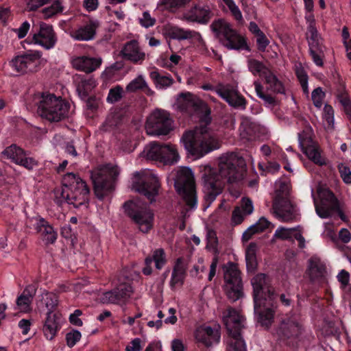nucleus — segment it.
Returning <instances> with one entry per match:
<instances>
[{"mask_svg":"<svg viewBox=\"0 0 351 351\" xmlns=\"http://www.w3.org/2000/svg\"><path fill=\"white\" fill-rule=\"evenodd\" d=\"M191 0H159L157 8L161 10L176 12L184 8Z\"/></svg>","mask_w":351,"mask_h":351,"instance_id":"34","label":"nucleus"},{"mask_svg":"<svg viewBox=\"0 0 351 351\" xmlns=\"http://www.w3.org/2000/svg\"><path fill=\"white\" fill-rule=\"evenodd\" d=\"M60 327V317L56 313L47 312L43 327V331L45 337L47 339H53Z\"/></svg>","mask_w":351,"mask_h":351,"instance_id":"31","label":"nucleus"},{"mask_svg":"<svg viewBox=\"0 0 351 351\" xmlns=\"http://www.w3.org/2000/svg\"><path fill=\"white\" fill-rule=\"evenodd\" d=\"M149 76L158 89H166L173 82V80L171 76L160 75L157 71H151Z\"/></svg>","mask_w":351,"mask_h":351,"instance_id":"37","label":"nucleus"},{"mask_svg":"<svg viewBox=\"0 0 351 351\" xmlns=\"http://www.w3.org/2000/svg\"><path fill=\"white\" fill-rule=\"evenodd\" d=\"M240 135L243 138L250 140L254 135V129L248 125L247 121H243L239 128Z\"/></svg>","mask_w":351,"mask_h":351,"instance_id":"58","label":"nucleus"},{"mask_svg":"<svg viewBox=\"0 0 351 351\" xmlns=\"http://www.w3.org/2000/svg\"><path fill=\"white\" fill-rule=\"evenodd\" d=\"M210 28L220 43L230 50L247 49L245 38L232 27V25L223 19L213 21Z\"/></svg>","mask_w":351,"mask_h":351,"instance_id":"10","label":"nucleus"},{"mask_svg":"<svg viewBox=\"0 0 351 351\" xmlns=\"http://www.w3.org/2000/svg\"><path fill=\"white\" fill-rule=\"evenodd\" d=\"M339 170L343 182L346 184L351 183V171L350 168L346 165H340Z\"/></svg>","mask_w":351,"mask_h":351,"instance_id":"61","label":"nucleus"},{"mask_svg":"<svg viewBox=\"0 0 351 351\" xmlns=\"http://www.w3.org/2000/svg\"><path fill=\"white\" fill-rule=\"evenodd\" d=\"M275 187L276 194L273 203L274 214L281 221H293L297 216V210L287 197L289 191L288 181L279 179L276 180Z\"/></svg>","mask_w":351,"mask_h":351,"instance_id":"7","label":"nucleus"},{"mask_svg":"<svg viewBox=\"0 0 351 351\" xmlns=\"http://www.w3.org/2000/svg\"><path fill=\"white\" fill-rule=\"evenodd\" d=\"M132 291V287L130 284L123 283L116 289L104 293L99 300L104 304H119L127 300Z\"/></svg>","mask_w":351,"mask_h":351,"instance_id":"25","label":"nucleus"},{"mask_svg":"<svg viewBox=\"0 0 351 351\" xmlns=\"http://www.w3.org/2000/svg\"><path fill=\"white\" fill-rule=\"evenodd\" d=\"M309 53L312 60L317 66H322L324 64V51L323 47L309 49Z\"/></svg>","mask_w":351,"mask_h":351,"instance_id":"53","label":"nucleus"},{"mask_svg":"<svg viewBox=\"0 0 351 351\" xmlns=\"http://www.w3.org/2000/svg\"><path fill=\"white\" fill-rule=\"evenodd\" d=\"M256 43L258 48L260 51H264L269 45V42L263 32L262 34L256 36Z\"/></svg>","mask_w":351,"mask_h":351,"instance_id":"63","label":"nucleus"},{"mask_svg":"<svg viewBox=\"0 0 351 351\" xmlns=\"http://www.w3.org/2000/svg\"><path fill=\"white\" fill-rule=\"evenodd\" d=\"M121 53L124 58L134 63L142 62L145 58V52L135 40L127 43L121 50Z\"/></svg>","mask_w":351,"mask_h":351,"instance_id":"29","label":"nucleus"},{"mask_svg":"<svg viewBox=\"0 0 351 351\" xmlns=\"http://www.w3.org/2000/svg\"><path fill=\"white\" fill-rule=\"evenodd\" d=\"M172 124L173 121L167 111L156 109L147 117L145 128L148 135L160 136L168 134L173 129Z\"/></svg>","mask_w":351,"mask_h":351,"instance_id":"15","label":"nucleus"},{"mask_svg":"<svg viewBox=\"0 0 351 351\" xmlns=\"http://www.w3.org/2000/svg\"><path fill=\"white\" fill-rule=\"evenodd\" d=\"M268 88L277 93H285V87L282 82L270 71L264 77Z\"/></svg>","mask_w":351,"mask_h":351,"instance_id":"38","label":"nucleus"},{"mask_svg":"<svg viewBox=\"0 0 351 351\" xmlns=\"http://www.w3.org/2000/svg\"><path fill=\"white\" fill-rule=\"evenodd\" d=\"M254 84L257 96L263 100L267 108H271L277 105V101L274 97L263 92V87L259 82L255 81Z\"/></svg>","mask_w":351,"mask_h":351,"instance_id":"40","label":"nucleus"},{"mask_svg":"<svg viewBox=\"0 0 351 351\" xmlns=\"http://www.w3.org/2000/svg\"><path fill=\"white\" fill-rule=\"evenodd\" d=\"M160 162L164 165H174L180 160V156L176 147L171 144H162Z\"/></svg>","mask_w":351,"mask_h":351,"instance_id":"32","label":"nucleus"},{"mask_svg":"<svg viewBox=\"0 0 351 351\" xmlns=\"http://www.w3.org/2000/svg\"><path fill=\"white\" fill-rule=\"evenodd\" d=\"M117 166L107 164L99 166L91 172L96 196L101 199L110 193L114 187V180L119 174Z\"/></svg>","mask_w":351,"mask_h":351,"instance_id":"9","label":"nucleus"},{"mask_svg":"<svg viewBox=\"0 0 351 351\" xmlns=\"http://www.w3.org/2000/svg\"><path fill=\"white\" fill-rule=\"evenodd\" d=\"M124 209L140 231L147 233L152 228L154 215L146 204L139 201H130L125 203Z\"/></svg>","mask_w":351,"mask_h":351,"instance_id":"12","label":"nucleus"},{"mask_svg":"<svg viewBox=\"0 0 351 351\" xmlns=\"http://www.w3.org/2000/svg\"><path fill=\"white\" fill-rule=\"evenodd\" d=\"M253 287L254 313L258 323L266 328L269 327L274 318L276 295L270 286L268 276L259 274L251 280Z\"/></svg>","mask_w":351,"mask_h":351,"instance_id":"2","label":"nucleus"},{"mask_svg":"<svg viewBox=\"0 0 351 351\" xmlns=\"http://www.w3.org/2000/svg\"><path fill=\"white\" fill-rule=\"evenodd\" d=\"M302 330L298 317L295 315L283 319L274 335L278 341L289 346H294Z\"/></svg>","mask_w":351,"mask_h":351,"instance_id":"16","label":"nucleus"},{"mask_svg":"<svg viewBox=\"0 0 351 351\" xmlns=\"http://www.w3.org/2000/svg\"><path fill=\"white\" fill-rule=\"evenodd\" d=\"M245 172L243 160L234 153H227L219 158V172L207 165L202 171L206 202L209 207L221 193L223 180L232 183L241 180Z\"/></svg>","mask_w":351,"mask_h":351,"instance_id":"1","label":"nucleus"},{"mask_svg":"<svg viewBox=\"0 0 351 351\" xmlns=\"http://www.w3.org/2000/svg\"><path fill=\"white\" fill-rule=\"evenodd\" d=\"M64 7L61 0L55 1L50 6L44 8L41 10V14L44 19H49L54 15L62 12Z\"/></svg>","mask_w":351,"mask_h":351,"instance_id":"44","label":"nucleus"},{"mask_svg":"<svg viewBox=\"0 0 351 351\" xmlns=\"http://www.w3.org/2000/svg\"><path fill=\"white\" fill-rule=\"evenodd\" d=\"M141 25L145 28L152 27L156 23V19L152 17L149 11H145L142 14V16L138 19Z\"/></svg>","mask_w":351,"mask_h":351,"instance_id":"55","label":"nucleus"},{"mask_svg":"<svg viewBox=\"0 0 351 351\" xmlns=\"http://www.w3.org/2000/svg\"><path fill=\"white\" fill-rule=\"evenodd\" d=\"M147 82L142 75L132 80L126 86V90L129 92H134L137 90L143 89L146 87Z\"/></svg>","mask_w":351,"mask_h":351,"instance_id":"50","label":"nucleus"},{"mask_svg":"<svg viewBox=\"0 0 351 351\" xmlns=\"http://www.w3.org/2000/svg\"><path fill=\"white\" fill-rule=\"evenodd\" d=\"M323 118L327 122L328 126L333 128L335 124L334 110L330 105L326 104L323 110Z\"/></svg>","mask_w":351,"mask_h":351,"instance_id":"56","label":"nucleus"},{"mask_svg":"<svg viewBox=\"0 0 351 351\" xmlns=\"http://www.w3.org/2000/svg\"><path fill=\"white\" fill-rule=\"evenodd\" d=\"M36 228L38 232L45 236V239L47 243H53L56 240V232L44 218H39L37 220Z\"/></svg>","mask_w":351,"mask_h":351,"instance_id":"33","label":"nucleus"},{"mask_svg":"<svg viewBox=\"0 0 351 351\" xmlns=\"http://www.w3.org/2000/svg\"><path fill=\"white\" fill-rule=\"evenodd\" d=\"M338 99L340 104L342 105L343 110L351 124V103L349 97L346 93H343L338 95Z\"/></svg>","mask_w":351,"mask_h":351,"instance_id":"54","label":"nucleus"},{"mask_svg":"<svg viewBox=\"0 0 351 351\" xmlns=\"http://www.w3.org/2000/svg\"><path fill=\"white\" fill-rule=\"evenodd\" d=\"M62 184L60 189L54 191L55 200L58 204L67 203L75 208H87L89 189L80 177L68 173L63 176Z\"/></svg>","mask_w":351,"mask_h":351,"instance_id":"3","label":"nucleus"},{"mask_svg":"<svg viewBox=\"0 0 351 351\" xmlns=\"http://www.w3.org/2000/svg\"><path fill=\"white\" fill-rule=\"evenodd\" d=\"M169 34L171 38L177 40H186L191 39L193 42L197 44L199 47V51L202 54H207L208 53V49L206 47L205 43L201 34L195 31L186 29L178 27H171L169 30Z\"/></svg>","mask_w":351,"mask_h":351,"instance_id":"24","label":"nucleus"},{"mask_svg":"<svg viewBox=\"0 0 351 351\" xmlns=\"http://www.w3.org/2000/svg\"><path fill=\"white\" fill-rule=\"evenodd\" d=\"M82 337L81 332L77 330H73L68 332L66 336V344L69 347H73Z\"/></svg>","mask_w":351,"mask_h":351,"instance_id":"57","label":"nucleus"},{"mask_svg":"<svg viewBox=\"0 0 351 351\" xmlns=\"http://www.w3.org/2000/svg\"><path fill=\"white\" fill-rule=\"evenodd\" d=\"M298 228L299 226L290 228L280 226L276 229L274 237L282 240H290L295 237L296 231Z\"/></svg>","mask_w":351,"mask_h":351,"instance_id":"46","label":"nucleus"},{"mask_svg":"<svg viewBox=\"0 0 351 351\" xmlns=\"http://www.w3.org/2000/svg\"><path fill=\"white\" fill-rule=\"evenodd\" d=\"M249 71L254 75L263 77L269 71L262 62L250 59L247 62Z\"/></svg>","mask_w":351,"mask_h":351,"instance_id":"43","label":"nucleus"},{"mask_svg":"<svg viewBox=\"0 0 351 351\" xmlns=\"http://www.w3.org/2000/svg\"><path fill=\"white\" fill-rule=\"evenodd\" d=\"M244 215H249L253 213L254 206L252 202L248 198H243L239 206Z\"/></svg>","mask_w":351,"mask_h":351,"instance_id":"60","label":"nucleus"},{"mask_svg":"<svg viewBox=\"0 0 351 351\" xmlns=\"http://www.w3.org/2000/svg\"><path fill=\"white\" fill-rule=\"evenodd\" d=\"M2 154L15 164L28 170H32L38 165V162L34 158L27 156L26 153L16 145H12L6 147L2 152Z\"/></svg>","mask_w":351,"mask_h":351,"instance_id":"22","label":"nucleus"},{"mask_svg":"<svg viewBox=\"0 0 351 351\" xmlns=\"http://www.w3.org/2000/svg\"><path fill=\"white\" fill-rule=\"evenodd\" d=\"M99 26L97 19H87L71 31L70 36L77 41H90L95 38L96 32Z\"/></svg>","mask_w":351,"mask_h":351,"instance_id":"21","label":"nucleus"},{"mask_svg":"<svg viewBox=\"0 0 351 351\" xmlns=\"http://www.w3.org/2000/svg\"><path fill=\"white\" fill-rule=\"evenodd\" d=\"M246 215H244L243 212L241 210L240 207H237L232 213V223H234V224L241 223L243 221V219Z\"/></svg>","mask_w":351,"mask_h":351,"instance_id":"62","label":"nucleus"},{"mask_svg":"<svg viewBox=\"0 0 351 351\" xmlns=\"http://www.w3.org/2000/svg\"><path fill=\"white\" fill-rule=\"evenodd\" d=\"M202 88L205 90H215L219 97L233 107L245 108V99L239 94L237 89L234 86L228 84L219 85L215 88L211 84H206L202 86Z\"/></svg>","mask_w":351,"mask_h":351,"instance_id":"20","label":"nucleus"},{"mask_svg":"<svg viewBox=\"0 0 351 351\" xmlns=\"http://www.w3.org/2000/svg\"><path fill=\"white\" fill-rule=\"evenodd\" d=\"M141 340L139 338H135L126 346L125 351H141Z\"/></svg>","mask_w":351,"mask_h":351,"instance_id":"64","label":"nucleus"},{"mask_svg":"<svg viewBox=\"0 0 351 351\" xmlns=\"http://www.w3.org/2000/svg\"><path fill=\"white\" fill-rule=\"evenodd\" d=\"M325 95L326 94L321 87H318L313 90L311 99L316 108H321L322 107Z\"/></svg>","mask_w":351,"mask_h":351,"instance_id":"52","label":"nucleus"},{"mask_svg":"<svg viewBox=\"0 0 351 351\" xmlns=\"http://www.w3.org/2000/svg\"><path fill=\"white\" fill-rule=\"evenodd\" d=\"M37 112L50 122L60 121L69 116L70 104L60 96L53 93H43L35 98Z\"/></svg>","mask_w":351,"mask_h":351,"instance_id":"5","label":"nucleus"},{"mask_svg":"<svg viewBox=\"0 0 351 351\" xmlns=\"http://www.w3.org/2000/svg\"><path fill=\"white\" fill-rule=\"evenodd\" d=\"M173 107L191 117H197L199 119L203 114L207 115L210 113L207 105L190 93L179 94Z\"/></svg>","mask_w":351,"mask_h":351,"instance_id":"14","label":"nucleus"},{"mask_svg":"<svg viewBox=\"0 0 351 351\" xmlns=\"http://www.w3.org/2000/svg\"><path fill=\"white\" fill-rule=\"evenodd\" d=\"M222 1L228 8L234 19L239 23H242L243 21V15L235 1L234 0H222Z\"/></svg>","mask_w":351,"mask_h":351,"instance_id":"48","label":"nucleus"},{"mask_svg":"<svg viewBox=\"0 0 351 351\" xmlns=\"http://www.w3.org/2000/svg\"><path fill=\"white\" fill-rule=\"evenodd\" d=\"M32 43L40 45L45 49L53 48L57 43V36L53 27L49 24L41 23L39 30L34 34Z\"/></svg>","mask_w":351,"mask_h":351,"instance_id":"23","label":"nucleus"},{"mask_svg":"<svg viewBox=\"0 0 351 351\" xmlns=\"http://www.w3.org/2000/svg\"><path fill=\"white\" fill-rule=\"evenodd\" d=\"M256 245L255 243H250L246 249L245 261L248 272H254L256 268Z\"/></svg>","mask_w":351,"mask_h":351,"instance_id":"39","label":"nucleus"},{"mask_svg":"<svg viewBox=\"0 0 351 351\" xmlns=\"http://www.w3.org/2000/svg\"><path fill=\"white\" fill-rule=\"evenodd\" d=\"M306 38L308 40L309 49L322 47L321 39L316 27H311V29H307Z\"/></svg>","mask_w":351,"mask_h":351,"instance_id":"47","label":"nucleus"},{"mask_svg":"<svg viewBox=\"0 0 351 351\" xmlns=\"http://www.w3.org/2000/svg\"><path fill=\"white\" fill-rule=\"evenodd\" d=\"M162 145L156 142L147 145L142 152L143 156L147 160L160 162Z\"/></svg>","mask_w":351,"mask_h":351,"instance_id":"35","label":"nucleus"},{"mask_svg":"<svg viewBox=\"0 0 351 351\" xmlns=\"http://www.w3.org/2000/svg\"><path fill=\"white\" fill-rule=\"evenodd\" d=\"M317 194L319 201L315 198L314 190L312 188L311 197L313 199L316 213L320 218H328L337 212L340 218L345 220V215L339 209L337 199L328 189L319 186L317 189Z\"/></svg>","mask_w":351,"mask_h":351,"instance_id":"11","label":"nucleus"},{"mask_svg":"<svg viewBox=\"0 0 351 351\" xmlns=\"http://www.w3.org/2000/svg\"><path fill=\"white\" fill-rule=\"evenodd\" d=\"M175 171L174 186L186 204V210L195 209L197 200L192 170L189 167H182Z\"/></svg>","mask_w":351,"mask_h":351,"instance_id":"6","label":"nucleus"},{"mask_svg":"<svg viewBox=\"0 0 351 351\" xmlns=\"http://www.w3.org/2000/svg\"><path fill=\"white\" fill-rule=\"evenodd\" d=\"M32 301V295L27 293L26 290L17 298L16 304L15 309L19 310L20 312L27 313L31 310V303Z\"/></svg>","mask_w":351,"mask_h":351,"instance_id":"41","label":"nucleus"},{"mask_svg":"<svg viewBox=\"0 0 351 351\" xmlns=\"http://www.w3.org/2000/svg\"><path fill=\"white\" fill-rule=\"evenodd\" d=\"M102 59L99 57H90L88 56H80L71 59L73 67L80 71L90 73L100 67Z\"/></svg>","mask_w":351,"mask_h":351,"instance_id":"27","label":"nucleus"},{"mask_svg":"<svg viewBox=\"0 0 351 351\" xmlns=\"http://www.w3.org/2000/svg\"><path fill=\"white\" fill-rule=\"evenodd\" d=\"M119 123V117L117 113H110L102 125V130L110 131L114 128Z\"/></svg>","mask_w":351,"mask_h":351,"instance_id":"51","label":"nucleus"},{"mask_svg":"<svg viewBox=\"0 0 351 351\" xmlns=\"http://www.w3.org/2000/svg\"><path fill=\"white\" fill-rule=\"evenodd\" d=\"M271 223L265 217H261L259 220L254 224L250 226L243 233V238L244 240H249L251 237L256 233L265 231L269 228Z\"/></svg>","mask_w":351,"mask_h":351,"instance_id":"36","label":"nucleus"},{"mask_svg":"<svg viewBox=\"0 0 351 351\" xmlns=\"http://www.w3.org/2000/svg\"><path fill=\"white\" fill-rule=\"evenodd\" d=\"M151 258H152V262L154 261L155 267L158 269H161L166 263L165 254L162 248L154 250Z\"/></svg>","mask_w":351,"mask_h":351,"instance_id":"49","label":"nucleus"},{"mask_svg":"<svg viewBox=\"0 0 351 351\" xmlns=\"http://www.w3.org/2000/svg\"><path fill=\"white\" fill-rule=\"evenodd\" d=\"M223 321L229 333L226 351H247L245 341L241 337L244 322L243 316L238 311L229 308L223 313Z\"/></svg>","mask_w":351,"mask_h":351,"instance_id":"8","label":"nucleus"},{"mask_svg":"<svg viewBox=\"0 0 351 351\" xmlns=\"http://www.w3.org/2000/svg\"><path fill=\"white\" fill-rule=\"evenodd\" d=\"M195 338L197 342L208 347L219 341L220 333L217 328L204 324L195 330Z\"/></svg>","mask_w":351,"mask_h":351,"instance_id":"28","label":"nucleus"},{"mask_svg":"<svg viewBox=\"0 0 351 351\" xmlns=\"http://www.w3.org/2000/svg\"><path fill=\"white\" fill-rule=\"evenodd\" d=\"M181 141L186 150L196 158L219 148V141L207 125H199L186 132Z\"/></svg>","mask_w":351,"mask_h":351,"instance_id":"4","label":"nucleus"},{"mask_svg":"<svg viewBox=\"0 0 351 351\" xmlns=\"http://www.w3.org/2000/svg\"><path fill=\"white\" fill-rule=\"evenodd\" d=\"M42 54L38 51H27L11 61L12 69L21 74L37 71L41 64Z\"/></svg>","mask_w":351,"mask_h":351,"instance_id":"18","label":"nucleus"},{"mask_svg":"<svg viewBox=\"0 0 351 351\" xmlns=\"http://www.w3.org/2000/svg\"><path fill=\"white\" fill-rule=\"evenodd\" d=\"M308 273L312 282L322 283L325 280L326 266L317 257L309 260Z\"/></svg>","mask_w":351,"mask_h":351,"instance_id":"30","label":"nucleus"},{"mask_svg":"<svg viewBox=\"0 0 351 351\" xmlns=\"http://www.w3.org/2000/svg\"><path fill=\"white\" fill-rule=\"evenodd\" d=\"M123 89L120 86L111 88L107 97V101L109 103H114L119 101L122 97Z\"/></svg>","mask_w":351,"mask_h":351,"instance_id":"59","label":"nucleus"},{"mask_svg":"<svg viewBox=\"0 0 351 351\" xmlns=\"http://www.w3.org/2000/svg\"><path fill=\"white\" fill-rule=\"evenodd\" d=\"M96 86V80L90 77L81 80L77 86V90L81 97H86Z\"/></svg>","mask_w":351,"mask_h":351,"instance_id":"42","label":"nucleus"},{"mask_svg":"<svg viewBox=\"0 0 351 351\" xmlns=\"http://www.w3.org/2000/svg\"><path fill=\"white\" fill-rule=\"evenodd\" d=\"M224 273L223 286L228 298L236 301L242 295V282L240 271L236 264L229 262L223 267Z\"/></svg>","mask_w":351,"mask_h":351,"instance_id":"17","label":"nucleus"},{"mask_svg":"<svg viewBox=\"0 0 351 351\" xmlns=\"http://www.w3.org/2000/svg\"><path fill=\"white\" fill-rule=\"evenodd\" d=\"M160 187L158 177L149 171H136L132 178V188L145 195L151 202L155 200Z\"/></svg>","mask_w":351,"mask_h":351,"instance_id":"13","label":"nucleus"},{"mask_svg":"<svg viewBox=\"0 0 351 351\" xmlns=\"http://www.w3.org/2000/svg\"><path fill=\"white\" fill-rule=\"evenodd\" d=\"M299 146L304 154L315 164L323 166L326 164V159L322 155L319 145L311 136V131H304L298 134Z\"/></svg>","mask_w":351,"mask_h":351,"instance_id":"19","label":"nucleus"},{"mask_svg":"<svg viewBox=\"0 0 351 351\" xmlns=\"http://www.w3.org/2000/svg\"><path fill=\"white\" fill-rule=\"evenodd\" d=\"M42 301L48 309V312L53 313V312L58 306L59 300L56 293L47 292L42 295Z\"/></svg>","mask_w":351,"mask_h":351,"instance_id":"45","label":"nucleus"},{"mask_svg":"<svg viewBox=\"0 0 351 351\" xmlns=\"http://www.w3.org/2000/svg\"><path fill=\"white\" fill-rule=\"evenodd\" d=\"M182 18L188 21L206 24L211 18V10L208 5L199 3L185 12Z\"/></svg>","mask_w":351,"mask_h":351,"instance_id":"26","label":"nucleus"}]
</instances>
